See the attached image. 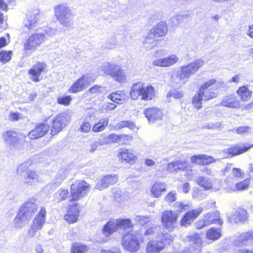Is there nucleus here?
Returning a JSON list of instances; mask_svg holds the SVG:
<instances>
[{
    "label": "nucleus",
    "instance_id": "obj_18",
    "mask_svg": "<svg viewBox=\"0 0 253 253\" xmlns=\"http://www.w3.org/2000/svg\"><path fill=\"white\" fill-rule=\"evenodd\" d=\"M49 128V126L46 125L38 124L30 131L28 136L31 139H36L44 135L48 132Z\"/></svg>",
    "mask_w": 253,
    "mask_h": 253
},
{
    "label": "nucleus",
    "instance_id": "obj_19",
    "mask_svg": "<svg viewBox=\"0 0 253 253\" xmlns=\"http://www.w3.org/2000/svg\"><path fill=\"white\" fill-rule=\"evenodd\" d=\"M185 241L188 242L189 245L195 251H200L201 250L203 242L199 234L191 233L186 237Z\"/></svg>",
    "mask_w": 253,
    "mask_h": 253
},
{
    "label": "nucleus",
    "instance_id": "obj_39",
    "mask_svg": "<svg viewBox=\"0 0 253 253\" xmlns=\"http://www.w3.org/2000/svg\"><path fill=\"white\" fill-rule=\"evenodd\" d=\"M219 217V212L217 211H215L207 213L204 216V218L207 217V219L211 221V223H214L221 225L222 224V221Z\"/></svg>",
    "mask_w": 253,
    "mask_h": 253
},
{
    "label": "nucleus",
    "instance_id": "obj_15",
    "mask_svg": "<svg viewBox=\"0 0 253 253\" xmlns=\"http://www.w3.org/2000/svg\"><path fill=\"white\" fill-rule=\"evenodd\" d=\"M203 211V208L199 207L187 211L180 220V224L182 226L187 227L196 219Z\"/></svg>",
    "mask_w": 253,
    "mask_h": 253
},
{
    "label": "nucleus",
    "instance_id": "obj_38",
    "mask_svg": "<svg viewBox=\"0 0 253 253\" xmlns=\"http://www.w3.org/2000/svg\"><path fill=\"white\" fill-rule=\"evenodd\" d=\"M74 17L72 10L69 7L64 6V27L73 25Z\"/></svg>",
    "mask_w": 253,
    "mask_h": 253
},
{
    "label": "nucleus",
    "instance_id": "obj_34",
    "mask_svg": "<svg viewBox=\"0 0 253 253\" xmlns=\"http://www.w3.org/2000/svg\"><path fill=\"white\" fill-rule=\"evenodd\" d=\"M63 122V115L60 114L57 115L56 118L53 121L52 128L51 133L55 135L60 131L62 129V125Z\"/></svg>",
    "mask_w": 253,
    "mask_h": 253
},
{
    "label": "nucleus",
    "instance_id": "obj_9",
    "mask_svg": "<svg viewBox=\"0 0 253 253\" xmlns=\"http://www.w3.org/2000/svg\"><path fill=\"white\" fill-rule=\"evenodd\" d=\"M46 213L45 209L43 207L41 208L39 213L34 219L31 227L28 231L30 237H34L36 232L42 229L45 223Z\"/></svg>",
    "mask_w": 253,
    "mask_h": 253
},
{
    "label": "nucleus",
    "instance_id": "obj_16",
    "mask_svg": "<svg viewBox=\"0 0 253 253\" xmlns=\"http://www.w3.org/2000/svg\"><path fill=\"white\" fill-rule=\"evenodd\" d=\"M145 117L150 123H154L157 121L162 119L163 113L162 111L157 107H150L144 111Z\"/></svg>",
    "mask_w": 253,
    "mask_h": 253
},
{
    "label": "nucleus",
    "instance_id": "obj_22",
    "mask_svg": "<svg viewBox=\"0 0 253 253\" xmlns=\"http://www.w3.org/2000/svg\"><path fill=\"white\" fill-rule=\"evenodd\" d=\"M157 243L164 250L166 246L170 244L173 242V238L172 236L169 233L165 231L163 228V231H161L156 238Z\"/></svg>",
    "mask_w": 253,
    "mask_h": 253
},
{
    "label": "nucleus",
    "instance_id": "obj_13",
    "mask_svg": "<svg viewBox=\"0 0 253 253\" xmlns=\"http://www.w3.org/2000/svg\"><path fill=\"white\" fill-rule=\"evenodd\" d=\"M79 206L75 202H71L67 209V213L64 215V219L69 223L76 222L79 216Z\"/></svg>",
    "mask_w": 253,
    "mask_h": 253
},
{
    "label": "nucleus",
    "instance_id": "obj_11",
    "mask_svg": "<svg viewBox=\"0 0 253 253\" xmlns=\"http://www.w3.org/2000/svg\"><path fill=\"white\" fill-rule=\"evenodd\" d=\"M24 136L18 135L16 132L8 130L3 133L4 141L6 144L13 147H18L23 142Z\"/></svg>",
    "mask_w": 253,
    "mask_h": 253
},
{
    "label": "nucleus",
    "instance_id": "obj_12",
    "mask_svg": "<svg viewBox=\"0 0 253 253\" xmlns=\"http://www.w3.org/2000/svg\"><path fill=\"white\" fill-rule=\"evenodd\" d=\"M179 58L175 54H171L166 57L153 60L152 65L159 67H169L177 63Z\"/></svg>",
    "mask_w": 253,
    "mask_h": 253
},
{
    "label": "nucleus",
    "instance_id": "obj_2",
    "mask_svg": "<svg viewBox=\"0 0 253 253\" xmlns=\"http://www.w3.org/2000/svg\"><path fill=\"white\" fill-rule=\"evenodd\" d=\"M204 64V60L198 59L188 65L180 67L172 78L173 82L176 84H185L188 82L190 76L195 74Z\"/></svg>",
    "mask_w": 253,
    "mask_h": 253
},
{
    "label": "nucleus",
    "instance_id": "obj_49",
    "mask_svg": "<svg viewBox=\"0 0 253 253\" xmlns=\"http://www.w3.org/2000/svg\"><path fill=\"white\" fill-rule=\"evenodd\" d=\"M32 161L28 160L20 165L17 168L18 173L21 175H23V173L28 171L29 167L32 165Z\"/></svg>",
    "mask_w": 253,
    "mask_h": 253
},
{
    "label": "nucleus",
    "instance_id": "obj_36",
    "mask_svg": "<svg viewBox=\"0 0 253 253\" xmlns=\"http://www.w3.org/2000/svg\"><path fill=\"white\" fill-rule=\"evenodd\" d=\"M221 235L220 228H211L207 230L206 233V238L208 240L213 241L218 240Z\"/></svg>",
    "mask_w": 253,
    "mask_h": 253
},
{
    "label": "nucleus",
    "instance_id": "obj_53",
    "mask_svg": "<svg viewBox=\"0 0 253 253\" xmlns=\"http://www.w3.org/2000/svg\"><path fill=\"white\" fill-rule=\"evenodd\" d=\"M55 15L61 23L63 22V6L59 5L55 7Z\"/></svg>",
    "mask_w": 253,
    "mask_h": 253
},
{
    "label": "nucleus",
    "instance_id": "obj_29",
    "mask_svg": "<svg viewBox=\"0 0 253 253\" xmlns=\"http://www.w3.org/2000/svg\"><path fill=\"white\" fill-rule=\"evenodd\" d=\"M167 189V185L165 183L162 182L155 183L151 189V196L155 198H159L162 195L163 192H165Z\"/></svg>",
    "mask_w": 253,
    "mask_h": 253
},
{
    "label": "nucleus",
    "instance_id": "obj_60",
    "mask_svg": "<svg viewBox=\"0 0 253 253\" xmlns=\"http://www.w3.org/2000/svg\"><path fill=\"white\" fill-rule=\"evenodd\" d=\"M183 96V93L182 91L173 90H171L167 94L168 97H172L174 98L177 99L180 98Z\"/></svg>",
    "mask_w": 253,
    "mask_h": 253
},
{
    "label": "nucleus",
    "instance_id": "obj_20",
    "mask_svg": "<svg viewBox=\"0 0 253 253\" xmlns=\"http://www.w3.org/2000/svg\"><path fill=\"white\" fill-rule=\"evenodd\" d=\"M253 147V144L250 145L249 146H246L241 147L238 146H234L224 149L223 152L225 154L224 156L225 157H229L243 153Z\"/></svg>",
    "mask_w": 253,
    "mask_h": 253
},
{
    "label": "nucleus",
    "instance_id": "obj_32",
    "mask_svg": "<svg viewBox=\"0 0 253 253\" xmlns=\"http://www.w3.org/2000/svg\"><path fill=\"white\" fill-rule=\"evenodd\" d=\"M117 230H118L117 223L115 220H111L104 226L102 233L105 237L108 238Z\"/></svg>",
    "mask_w": 253,
    "mask_h": 253
},
{
    "label": "nucleus",
    "instance_id": "obj_54",
    "mask_svg": "<svg viewBox=\"0 0 253 253\" xmlns=\"http://www.w3.org/2000/svg\"><path fill=\"white\" fill-rule=\"evenodd\" d=\"M134 220L139 224L144 225L151 221V217L149 215H138L135 217Z\"/></svg>",
    "mask_w": 253,
    "mask_h": 253
},
{
    "label": "nucleus",
    "instance_id": "obj_56",
    "mask_svg": "<svg viewBox=\"0 0 253 253\" xmlns=\"http://www.w3.org/2000/svg\"><path fill=\"white\" fill-rule=\"evenodd\" d=\"M12 51H2L0 52V61L2 63L8 62L11 58Z\"/></svg>",
    "mask_w": 253,
    "mask_h": 253
},
{
    "label": "nucleus",
    "instance_id": "obj_61",
    "mask_svg": "<svg viewBox=\"0 0 253 253\" xmlns=\"http://www.w3.org/2000/svg\"><path fill=\"white\" fill-rule=\"evenodd\" d=\"M167 170L169 172H177L179 170L177 162L169 164L167 167Z\"/></svg>",
    "mask_w": 253,
    "mask_h": 253
},
{
    "label": "nucleus",
    "instance_id": "obj_46",
    "mask_svg": "<svg viewBox=\"0 0 253 253\" xmlns=\"http://www.w3.org/2000/svg\"><path fill=\"white\" fill-rule=\"evenodd\" d=\"M87 250V246L76 243L73 244L71 252L72 253H85Z\"/></svg>",
    "mask_w": 253,
    "mask_h": 253
},
{
    "label": "nucleus",
    "instance_id": "obj_41",
    "mask_svg": "<svg viewBox=\"0 0 253 253\" xmlns=\"http://www.w3.org/2000/svg\"><path fill=\"white\" fill-rule=\"evenodd\" d=\"M115 221L116 223H117L118 230L131 229L133 226L132 223L129 219L119 218L115 220Z\"/></svg>",
    "mask_w": 253,
    "mask_h": 253
},
{
    "label": "nucleus",
    "instance_id": "obj_3",
    "mask_svg": "<svg viewBox=\"0 0 253 253\" xmlns=\"http://www.w3.org/2000/svg\"><path fill=\"white\" fill-rule=\"evenodd\" d=\"M130 95L133 100L140 97L142 100H150L155 97V89L151 85H147L141 82H138L132 85Z\"/></svg>",
    "mask_w": 253,
    "mask_h": 253
},
{
    "label": "nucleus",
    "instance_id": "obj_42",
    "mask_svg": "<svg viewBox=\"0 0 253 253\" xmlns=\"http://www.w3.org/2000/svg\"><path fill=\"white\" fill-rule=\"evenodd\" d=\"M189 17V15L187 14H176L171 17L170 21L172 25H178Z\"/></svg>",
    "mask_w": 253,
    "mask_h": 253
},
{
    "label": "nucleus",
    "instance_id": "obj_25",
    "mask_svg": "<svg viewBox=\"0 0 253 253\" xmlns=\"http://www.w3.org/2000/svg\"><path fill=\"white\" fill-rule=\"evenodd\" d=\"M221 105L230 108H237L240 106V101L234 95L225 96L222 99Z\"/></svg>",
    "mask_w": 253,
    "mask_h": 253
},
{
    "label": "nucleus",
    "instance_id": "obj_59",
    "mask_svg": "<svg viewBox=\"0 0 253 253\" xmlns=\"http://www.w3.org/2000/svg\"><path fill=\"white\" fill-rule=\"evenodd\" d=\"M225 182L227 185L226 189L231 191H235V184L234 178H227L225 180Z\"/></svg>",
    "mask_w": 253,
    "mask_h": 253
},
{
    "label": "nucleus",
    "instance_id": "obj_62",
    "mask_svg": "<svg viewBox=\"0 0 253 253\" xmlns=\"http://www.w3.org/2000/svg\"><path fill=\"white\" fill-rule=\"evenodd\" d=\"M250 130V127L248 126H243L238 127L237 128H234L232 130L235 131L238 134H242L247 133Z\"/></svg>",
    "mask_w": 253,
    "mask_h": 253
},
{
    "label": "nucleus",
    "instance_id": "obj_26",
    "mask_svg": "<svg viewBox=\"0 0 253 253\" xmlns=\"http://www.w3.org/2000/svg\"><path fill=\"white\" fill-rule=\"evenodd\" d=\"M118 157L123 161L131 163L134 162L136 159V156L133 154L131 150L121 148L119 150Z\"/></svg>",
    "mask_w": 253,
    "mask_h": 253
},
{
    "label": "nucleus",
    "instance_id": "obj_48",
    "mask_svg": "<svg viewBox=\"0 0 253 253\" xmlns=\"http://www.w3.org/2000/svg\"><path fill=\"white\" fill-rule=\"evenodd\" d=\"M91 126L88 119L86 118L81 124L79 130L83 133H86L90 131Z\"/></svg>",
    "mask_w": 253,
    "mask_h": 253
},
{
    "label": "nucleus",
    "instance_id": "obj_47",
    "mask_svg": "<svg viewBox=\"0 0 253 253\" xmlns=\"http://www.w3.org/2000/svg\"><path fill=\"white\" fill-rule=\"evenodd\" d=\"M126 127L133 130L136 127V126L135 124L130 121H123L118 123L116 125V128L119 129Z\"/></svg>",
    "mask_w": 253,
    "mask_h": 253
},
{
    "label": "nucleus",
    "instance_id": "obj_1",
    "mask_svg": "<svg viewBox=\"0 0 253 253\" xmlns=\"http://www.w3.org/2000/svg\"><path fill=\"white\" fill-rule=\"evenodd\" d=\"M36 200L30 199L20 207L19 212L14 219V227L21 228L31 219L38 209Z\"/></svg>",
    "mask_w": 253,
    "mask_h": 253
},
{
    "label": "nucleus",
    "instance_id": "obj_37",
    "mask_svg": "<svg viewBox=\"0 0 253 253\" xmlns=\"http://www.w3.org/2000/svg\"><path fill=\"white\" fill-rule=\"evenodd\" d=\"M109 123V119L107 117L101 119L99 122L92 126V131L99 132L103 131Z\"/></svg>",
    "mask_w": 253,
    "mask_h": 253
},
{
    "label": "nucleus",
    "instance_id": "obj_51",
    "mask_svg": "<svg viewBox=\"0 0 253 253\" xmlns=\"http://www.w3.org/2000/svg\"><path fill=\"white\" fill-rule=\"evenodd\" d=\"M250 183V179H246L243 181L236 183L235 191L244 190L246 189L249 186Z\"/></svg>",
    "mask_w": 253,
    "mask_h": 253
},
{
    "label": "nucleus",
    "instance_id": "obj_23",
    "mask_svg": "<svg viewBox=\"0 0 253 253\" xmlns=\"http://www.w3.org/2000/svg\"><path fill=\"white\" fill-rule=\"evenodd\" d=\"M89 83L88 77L84 75L72 85L69 91L72 93L81 91L85 88V85Z\"/></svg>",
    "mask_w": 253,
    "mask_h": 253
},
{
    "label": "nucleus",
    "instance_id": "obj_64",
    "mask_svg": "<svg viewBox=\"0 0 253 253\" xmlns=\"http://www.w3.org/2000/svg\"><path fill=\"white\" fill-rule=\"evenodd\" d=\"M165 200L169 203H172L176 200V193L174 191L169 192L165 197Z\"/></svg>",
    "mask_w": 253,
    "mask_h": 253
},
{
    "label": "nucleus",
    "instance_id": "obj_31",
    "mask_svg": "<svg viewBox=\"0 0 253 253\" xmlns=\"http://www.w3.org/2000/svg\"><path fill=\"white\" fill-rule=\"evenodd\" d=\"M158 40L153 34L149 32L145 37L143 42L144 47L146 50H150L157 44Z\"/></svg>",
    "mask_w": 253,
    "mask_h": 253
},
{
    "label": "nucleus",
    "instance_id": "obj_14",
    "mask_svg": "<svg viewBox=\"0 0 253 253\" xmlns=\"http://www.w3.org/2000/svg\"><path fill=\"white\" fill-rule=\"evenodd\" d=\"M46 67V65L43 62H37L29 70V74L31 76V79L35 83L40 82L41 80L40 77Z\"/></svg>",
    "mask_w": 253,
    "mask_h": 253
},
{
    "label": "nucleus",
    "instance_id": "obj_45",
    "mask_svg": "<svg viewBox=\"0 0 253 253\" xmlns=\"http://www.w3.org/2000/svg\"><path fill=\"white\" fill-rule=\"evenodd\" d=\"M196 182L200 186L206 189H210L212 187L211 181L209 179H206L204 176L198 177Z\"/></svg>",
    "mask_w": 253,
    "mask_h": 253
},
{
    "label": "nucleus",
    "instance_id": "obj_43",
    "mask_svg": "<svg viewBox=\"0 0 253 253\" xmlns=\"http://www.w3.org/2000/svg\"><path fill=\"white\" fill-rule=\"evenodd\" d=\"M161 231H163V227L161 226H155L148 228L145 232V235L157 238L158 234Z\"/></svg>",
    "mask_w": 253,
    "mask_h": 253
},
{
    "label": "nucleus",
    "instance_id": "obj_7",
    "mask_svg": "<svg viewBox=\"0 0 253 253\" xmlns=\"http://www.w3.org/2000/svg\"><path fill=\"white\" fill-rule=\"evenodd\" d=\"M216 82L215 79H211L205 82L200 87L198 92L202 97L203 101H208L217 96L218 92L211 88Z\"/></svg>",
    "mask_w": 253,
    "mask_h": 253
},
{
    "label": "nucleus",
    "instance_id": "obj_30",
    "mask_svg": "<svg viewBox=\"0 0 253 253\" xmlns=\"http://www.w3.org/2000/svg\"><path fill=\"white\" fill-rule=\"evenodd\" d=\"M24 182L29 185H34L39 182V176L35 171L29 170L24 175Z\"/></svg>",
    "mask_w": 253,
    "mask_h": 253
},
{
    "label": "nucleus",
    "instance_id": "obj_33",
    "mask_svg": "<svg viewBox=\"0 0 253 253\" xmlns=\"http://www.w3.org/2000/svg\"><path fill=\"white\" fill-rule=\"evenodd\" d=\"M163 249L161 247V244L157 243L156 240H152L148 242L146 247V253H159Z\"/></svg>",
    "mask_w": 253,
    "mask_h": 253
},
{
    "label": "nucleus",
    "instance_id": "obj_8",
    "mask_svg": "<svg viewBox=\"0 0 253 253\" xmlns=\"http://www.w3.org/2000/svg\"><path fill=\"white\" fill-rule=\"evenodd\" d=\"M178 218V213L171 210H166L162 213V224L169 231L176 226Z\"/></svg>",
    "mask_w": 253,
    "mask_h": 253
},
{
    "label": "nucleus",
    "instance_id": "obj_63",
    "mask_svg": "<svg viewBox=\"0 0 253 253\" xmlns=\"http://www.w3.org/2000/svg\"><path fill=\"white\" fill-rule=\"evenodd\" d=\"M132 137L128 135H126L125 134H122L119 135V143L125 144L128 141L131 140Z\"/></svg>",
    "mask_w": 253,
    "mask_h": 253
},
{
    "label": "nucleus",
    "instance_id": "obj_52",
    "mask_svg": "<svg viewBox=\"0 0 253 253\" xmlns=\"http://www.w3.org/2000/svg\"><path fill=\"white\" fill-rule=\"evenodd\" d=\"M202 100H203L202 97L198 92L192 99V104L194 107L197 109H201L202 107Z\"/></svg>",
    "mask_w": 253,
    "mask_h": 253
},
{
    "label": "nucleus",
    "instance_id": "obj_21",
    "mask_svg": "<svg viewBox=\"0 0 253 253\" xmlns=\"http://www.w3.org/2000/svg\"><path fill=\"white\" fill-rule=\"evenodd\" d=\"M118 178L115 175H108L100 180L96 185L95 188L100 190H103L111 184L117 182Z\"/></svg>",
    "mask_w": 253,
    "mask_h": 253
},
{
    "label": "nucleus",
    "instance_id": "obj_27",
    "mask_svg": "<svg viewBox=\"0 0 253 253\" xmlns=\"http://www.w3.org/2000/svg\"><path fill=\"white\" fill-rule=\"evenodd\" d=\"M191 161L199 165H208L215 161L212 157L205 155L193 156L191 158Z\"/></svg>",
    "mask_w": 253,
    "mask_h": 253
},
{
    "label": "nucleus",
    "instance_id": "obj_58",
    "mask_svg": "<svg viewBox=\"0 0 253 253\" xmlns=\"http://www.w3.org/2000/svg\"><path fill=\"white\" fill-rule=\"evenodd\" d=\"M211 221L207 219V217L203 218V219L198 221L195 224V227L197 229H200L205 226H209L211 224Z\"/></svg>",
    "mask_w": 253,
    "mask_h": 253
},
{
    "label": "nucleus",
    "instance_id": "obj_44",
    "mask_svg": "<svg viewBox=\"0 0 253 253\" xmlns=\"http://www.w3.org/2000/svg\"><path fill=\"white\" fill-rule=\"evenodd\" d=\"M106 90L105 87L96 84L90 87L87 92L91 95L96 96L105 92Z\"/></svg>",
    "mask_w": 253,
    "mask_h": 253
},
{
    "label": "nucleus",
    "instance_id": "obj_35",
    "mask_svg": "<svg viewBox=\"0 0 253 253\" xmlns=\"http://www.w3.org/2000/svg\"><path fill=\"white\" fill-rule=\"evenodd\" d=\"M247 212L243 209H239L236 211L232 216V219L235 223L244 222L247 218Z\"/></svg>",
    "mask_w": 253,
    "mask_h": 253
},
{
    "label": "nucleus",
    "instance_id": "obj_57",
    "mask_svg": "<svg viewBox=\"0 0 253 253\" xmlns=\"http://www.w3.org/2000/svg\"><path fill=\"white\" fill-rule=\"evenodd\" d=\"M239 241L242 242L249 241L253 240V231H249L241 234L239 237Z\"/></svg>",
    "mask_w": 253,
    "mask_h": 253
},
{
    "label": "nucleus",
    "instance_id": "obj_28",
    "mask_svg": "<svg viewBox=\"0 0 253 253\" xmlns=\"http://www.w3.org/2000/svg\"><path fill=\"white\" fill-rule=\"evenodd\" d=\"M149 32L153 34V36L156 38L165 36L168 32V29L166 22H161L159 23Z\"/></svg>",
    "mask_w": 253,
    "mask_h": 253
},
{
    "label": "nucleus",
    "instance_id": "obj_50",
    "mask_svg": "<svg viewBox=\"0 0 253 253\" xmlns=\"http://www.w3.org/2000/svg\"><path fill=\"white\" fill-rule=\"evenodd\" d=\"M103 142L104 144L111 143H119V135L115 133H112L107 137L104 138Z\"/></svg>",
    "mask_w": 253,
    "mask_h": 253
},
{
    "label": "nucleus",
    "instance_id": "obj_6",
    "mask_svg": "<svg viewBox=\"0 0 253 253\" xmlns=\"http://www.w3.org/2000/svg\"><path fill=\"white\" fill-rule=\"evenodd\" d=\"M46 40V38L44 34L36 32L32 34L24 43V50L34 51Z\"/></svg>",
    "mask_w": 253,
    "mask_h": 253
},
{
    "label": "nucleus",
    "instance_id": "obj_17",
    "mask_svg": "<svg viewBox=\"0 0 253 253\" xmlns=\"http://www.w3.org/2000/svg\"><path fill=\"white\" fill-rule=\"evenodd\" d=\"M38 19L39 12L38 10L30 12L23 20V27L28 30L33 29L36 26Z\"/></svg>",
    "mask_w": 253,
    "mask_h": 253
},
{
    "label": "nucleus",
    "instance_id": "obj_40",
    "mask_svg": "<svg viewBox=\"0 0 253 253\" xmlns=\"http://www.w3.org/2000/svg\"><path fill=\"white\" fill-rule=\"evenodd\" d=\"M237 93L242 101H246L251 97L252 92L247 86H243L239 88Z\"/></svg>",
    "mask_w": 253,
    "mask_h": 253
},
{
    "label": "nucleus",
    "instance_id": "obj_10",
    "mask_svg": "<svg viewBox=\"0 0 253 253\" xmlns=\"http://www.w3.org/2000/svg\"><path fill=\"white\" fill-rule=\"evenodd\" d=\"M122 244L125 249L131 252H136L140 248L137 237L133 233L125 235Z\"/></svg>",
    "mask_w": 253,
    "mask_h": 253
},
{
    "label": "nucleus",
    "instance_id": "obj_4",
    "mask_svg": "<svg viewBox=\"0 0 253 253\" xmlns=\"http://www.w3.org/2000/svg\"><path fill=\"white\" fill-rule=\"evenodd\" d=\"M90 190V185L84 180H78L73 183L70 187L69 201L76 202L86 196Z\"/></svg>",
    "mask_w": 253,
    "mask_h": 253
},
{
    "label": "nucleus",
    "instance_id": "obj_24",
    "mask_svg": "<svg viewBox=\"0 0 253 253\" xmlns=\"http://www.w3.org/2000/svg\"><path fill=\"white\" fill-rule=\"evenodd\" d=\"M108 98L118 104H122L127 101L128 96L124 91L118 90L108 95Z\"/></svg>",
    "mask_w": 253,
    "mask_h": 253
},
{
    "label": "nucleus",
    "instance_id": "obj_55",
    "mask_svg": "<svg viewBox=\"0 0 253 253\" xmlns=\"http://www.w3.org/2000/svg\"><path fill=\"white\" fill-rule=\"evenodd\" d=\"M174 207L176 210L177 212H182L184 211H187L190 208L189 205L185 204L182 202H177L174 203Z\"/></svg>",
    "mask_w": 253,
    "mask_h": 253
},
{
    "label": "nucleus",
    "instance_id": "obj_5",
    "mask_svg": "<svg viewBox=\"0 0 253 253\" xmlns=\"http://www.w3.org/2000/svg\"><path fill=\"white\" fill-rule=\"evenodd\" d=\"M100 68L106 76L111 77L115 81L123 83L126 80L125 72L121 67L117 64L105 62Z\"/></svg>",
    "mask_w": 253,
    "mask_h": 253
}]
</instances>
